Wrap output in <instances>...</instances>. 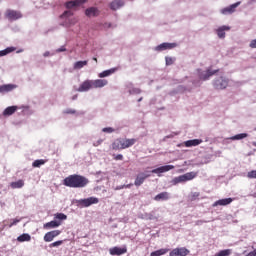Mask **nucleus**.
<instances>
[{
  "instance_id": "34",
  "label": "nucleus",
  "mask_w": 256,
  "mask_h": 256,
  "mask_svg": "<svg viewBox=\"0 0 256 256\" xmlns=\"http://www.w3.org/2000/svg\"><path fill=\"white\" fill-rule=\"evenodd\" d=\"M45 163H47L46 160H44V159H39V160H35V161L32 163V166H33V167H41V165H45Z\"/></svg>"
},
{
  "instance_id": "17",
  "label": "nucleus",
  "mask_w": 256,
  "mask_h": 256,
  "mask_svg": "<svg viewBox=\"0 0 256 256\" xmlns=\"http://www.w3.org/2000/svg\"><path fill=\"white\" fill-rule=\"evenodd\" d=\"M171 169H175V166L165 165L152 170V173H167V171H171Z\"/></svg>"
},
{
  "instance_id": "32",
  "label": "nucleus",
  "mask_w": 256,
  "mask_h": 256,
  "mask_svg": "<svg viewBox=\"0 0 256 256\" xmlns=\"http://www.w3.org/2000/svg\"><path fill=\"white\" fill-rule=\"evenodd\" d=\"M217 71L218 70H214V71L208 70L206 72V74L201 77V79H203V81H207V79H209V77H213V75H215V73H217Z\"/></svg>"
},
{
  "instance_id": "3",
  "label": "nucleus",
  "mask_w": 256,
  "mask_h": 256,
  "mask_svg": "<svg viewBox=\"0 0 256 256\" xmlns=\"http://www.w3.org/2000/svg\"><path fill=\"white\" fill-rule=\"evenodd\" d=\"M197 175V172H187L172 179V185H179V183H187V181H193Z\"/></svg>"
},
{
  "instance_id": "4",
  "label": "nucleus",
  "mask_w": 256,
  "mask_h": 256,
  "mask_svg": "<svg viewBox=\"0 0 256 256\" xmlns=\"http://www.w3.org/2000/svg\"><path fill=\"white\" fill-rule=\"evenodd\" d=\"M79 207H91V205H97L99 203V198L89 197L85 199H80L77 201Z\"/></svg>"
},
{
  "instance_id": "25",
  "label": "nucleus",
  "mask_w": 256,
  "mask_h": 256,
  "mask_svg": "<svg viewBox=\"0 0 256 256\" xmlns=\"http://www.w3.org/2000/svg\"><path fill=\"white\" fill-rule=\"evenodd\" d=\"M10 187H11V189H22V187H25V181L18 180L16 182H11Z\"/></svg>"
},
{
  "instance_id": "2",
  "label": "nucleus",
  "mask_w": 256,
  "mask_h": 256,
  "mask_svg": "<svg viewBox=\"0 0 256 256\" xmlns=\"http://www.w3.org/2000/svg\"><path fill=\"white\" fill-rule=\"evenodd\" d=\"M137 143V139H125V138H118L112 143V149L114 151H120L123 149H129V147H133Z\"/></svg>"
},
{
  "instance_id": "22",
  "label": "nucleus",
  "mask_w": 256,
  "mask_h": 256,
  "mask_svg": "<svg viewBox=\"0 0 256 256\" xmlns=\"http://www.w3.org/2000/svg\"><path fill=\"white\" fill-rule=\"evenodd\" d=\"M61 226V222L57 220H52L46 224H44V229H55Z\"/></svg>"
},
{
  "instance_id": "35",
  "label": "nucleus",
  "mask_w": 256,
  "mask_h": 256,
  "mask_svg": "<svg viewBox=\"0 0 256 256\" xmlns=\"http://www.w3.org/2000/svg\"><path fill=\"white\" fill-rule=\"evenodd\" d=\"M55 219H59V221H65L67 220V215L63 213H57L55 214Z\"/></svg>"
},
{
  "instance_id": "24",
  "label": "nucleus",
  "mask_w": 256,
  "mask_h": 256,
  "mask_svg": "<svg viewBox=\"0 0 256 256\" xmlns=\"http://www.w3.org/2000/svg\"><path fill=\"white\" fill-rule=\"evenodd\" d=\"M15 89V85L13 84H5L0 86V93H9Z\"/></svg>"
},
{
  "instance_id": "20",
  "label": "nucleus",
  "mask_w": 256,
  "mask_h": 256,
  "mask_svg": "<svg viewBox=\"0 0 256 256\" xmlns=\"http://www.w3.org/2000/svg\"><path fill=\"white\" fill-rule=\"evenodd\" d=\"M123 5H125V2L123 0H114L113 2H111L110 8L112 9V11H117V9H121Z\"/></svg>"
},
{
  "instance_id": "49",
  "label": "nucleus",
  "mask_w": 256,
  "mask_h": 256,
  "mask_svg": "<svg viewBox=\"0 0 256 256\" xmlns=\"http://www.w3.org/2000/svg\"><path fill=\"white\" fill-rule=\"evenodd\" d=\"M116 189H125V186L117 187Z\"/></svg>"
},
{
  "instance_id": "31",
  "label": "nucleus",
  "mask_w": 256,
  "mask_h": 256,
  "mask_svg": "<svg viewBox=\"0 0 256 256\" xmlns=\"http://www.w3.org/2000/svg\"><path fill=\"white\" fill-rule=\"evenodd\" d=\"M13 51H15V48H13V47H8L4 50H1L0 57H5V55H9V53H13Z\"/></svg>"
},
{
  "instance_id": "53",
  "label": "nucleus",
  "mask_w": 256,
  "mask_h": 256,
  "mask_svg": "<svg viewBox=\"0 0 256 256\" xmlns=\"http://www.w3.org/2000/svg\"><path fill=\"white\" fill-rule=\"evenodd\" d=\"M93 61H95V62L97 63V58H96V57H94V58H93Z\"/></svg>"
},
{
  "instance_id": "52",
  "label": "nucleus",
  "mask_w": 256,
  "mask_h": 256,
  "mask_svg": "<svg viewBox=\"0 0 256 256\" xmlns=\"http://www.w3.org/2000/svg\"><path fill=\"white\" fill-rule=\"evenodd\" d=\"M143 101V98L138 99V103H141Z\"/></svg>"
},
{
  "instance_id": "23",
  "label": "nucleus",
  "mask_w": 256,
  "mask_h": 256,
  "mask_svg": "<svg viewBox=\"0 0 256 256\" xmlns=\"http://www.w3.org/2000/svg\"><path fill=\"white\" fill-rule=\"evenodd\" d=\"M169 199V192H161L154 197V201H167Z\"/></svg>"
},
{
  "instance_id": "47",
  "label": "nucleus",
  "mask_w": 256,
  "mask_h": 256,
  "mask_svg": "<svg viewBox=\"0 0 256 256\" xmlns=\"http://www.w3.org/2000/svg\"><path fill=\"white\" fill-rule=\"evenodd\" d=\"M63 51H67V49H65V47L58 49V53H62Z\"/></svg>"
},
{
  "instance_id": "39",
  "label": "nucleus",
  "mask_w": 256,
  "mask_h": 256,
  "mask_svg": "<svg viewBox=\"0 0 256 256\" xmlns=\"http://www.w3.org/2000/svg\"><path fill=\"white\" fill-rule=\"evenodd\" d=\"M165 61H166V65H173V63H175V59H173V58H171L169 56H167L165 58Z\"/></svg>"
},
{
  "instance_id": "12",
  "label": "nucleus",
  "mask_w": 256,
  "mask_h": 256,
  "mask_svg": "<svg viewBox=\"0 0 256 256\" xmlns=\"http://www.w3.org/2000/svg\"><path fill=\"white\" fill-rule=\"evenodd\" d=\"M148 177H151V175L145 174V173L138 174L135 179L134 185L136 187H141V185H143V183H145V179H147Z\"/></svg>"
},
{
  "instance_id": "33",
  "label": "nucleus",
  "mask_w": 256,
  "mask_h": 256,
  "mask_svg": "<svg viewBox=\"0 0 256 256\" xmlns=\"http://www.w3.org/2000/svg\"><path fill=\"white\" fill-rule=\"evenodd\" d=\"M246 137H248L247 133H241V134H237V135L233 136L231 139H232V141H239L241 139H245Z\"/></svg>"
},
{
  "instance_id": "13",
  "label": "nucleus",
  "mask_w": 256,
  "mask_h": 256,
  "mask_svg": "<svg viewBox=\"0 0 256 256\" xmlns=\"http://www.w3.org/2000/svg\"><path fill=\"white\" fill-rule=\"evenodd\" d=\"M233 201H235V198H224V199H220L216 202H214L213 207H225L227 205H231V203H233Z\"/></svg>"
},
{
  "instance_id": "56",
  "label": "nucleus",
  "mask_w": 256,
  "mask_h": 256,
  "mask_svg": "<svg viewBox=\"0 0 256 256\" xmlns=\"http://www.w3.org/2000/svg\"><path fill=\"white\" fill-rule=\"evenodd\" d=\"M255 131H256V128H255Z\"/></svg>"
},
{
  "instance_id": "26",
  "label": "nucleus",
  "mask_w": 256,
  "mask_h": 256,
  "mask_svg": "<svg viewBox=\"0 0 256 256\" xmlns=\"http://www.w3.org/2000/svg\"><path fill=\"white\" fill-rule=\"evenodd\" d=\"M115 71H117V68H112L109 70H105L101 73L98 74V77H100V79H103L105 77H109V75H113V73H115Z\"/></svg>"
},
{
  "instance_id": "19",
  "label": "nucleus",
  "mask_w": 256,
  "mask_h": 256,
  "mask_svg": "<svg viewBox=\"0 0 256 256\" xmlns=\"http://www.w3.org/2000/svg\"><path fill=\"white\" fill-rule=\"evenodd\" d=\"M231 27L229 26H221L216 30V33L219 39H225V31H230Z\"/></svg>"
},
{
  "instance_id": "14",
  "label": "nucleus",
  "mask_w": 256,
  "mask_h": 256,
  "mask_svg": "<svg viewBox=\"0 0 256 256\" xmlns=\"http://www.w3.org/2000/svg\"><path fill=\"white\" fill-rule=\"evenodd\" d=\"M109 82L106 79H96L92 80V88L93 89H101L105 87Z\"/></svg>"
},
{
  "instance_id": "45",
  "label": "nucleus",
  "mask_w": 256,
  "mask_h": 256,
  "mask_svg": "<svg viewBox=\"0 0 256 256\" xmlns=\"http://www.w3.org/2000/svg\"><path fill=\"white\" fill-rule=\"evenodd\" d=\"M69 21V25H75V23H77V20L75 18H72L71 20H68Z\"/></svg>"
},
{
  "instance_id": "6",
  "label": "nucleus",
  "mask_w": 256,
  "mask_h": 256,
  "mask_svg": "<svg viewBox=\"0 0 256 256\" xmlns=\"http://www.w3.org/2000/svg\"><path fill=\"white\" fill-rule=\"evenodd\" d=\"M239 5H241V2H236L228 7L221 9L220 13L222 15H233V13H235V11L239 7Z\"/></svg>"
},
{
  "instance_id": "46",
  "label": "nucleus",
  "mask_w": 256,
  "mask_h": 256,
  "mask_svg": "<svg viewBox=\"0 0 256 256\" xmlns=\"http://www.w3.org/2000/svg\"><path fill=\"white\" fill-rule=\"evenodd\" d=\"M104 27H106V29H110L111 23H105V24H104Z\"/></svg>"
},
{
  "instance_id": "43",
  "label": "nucleus",
  "mask_w": 256,
  "mask_h": 256,
  "mask_svg": "<svg viewBox=\"0 0 256 256\" xmlns=\"http://www.w3.org/2000/svg\"><path fill=\"white\" fill-rule=\"evenodd\" d=\"M249 47H251V49H256V39H254V40H252V41L250 42Z\"/></svg>"
},
{
  "instance_id": "11",
  "label": "nucleus",
  "mask_w": 256,
  "mask_h": 256,
  "mask_svg": "<svg viewBox=\"0 0 256 256\" xmlns=\"http://www.w3.org/2000/svg\"><path fill=\"white\" fill-rule=\"evenodd\" d=\"M109 253L110 255H117V256H121V255H125V253H127V247H123V248H120V247H112L109 249Z\"/></svg>"
},
{
  "instance_id": "8",
  "label": "nucleus",
  "mask_w": 256,
  "mask_h": 256,
  "mask_svg": "<svg viewBox=\"0 0 256 256\" xmlns=\"http://www.w3.org/2000/svg\"><path fill=\"white\" fill-rule=\"evenodd\" d=\"M190 251L189 249L185 247L181 248H175L172 251H170L169 256H187L189 255Z\"/></svg>"
},
{
  "instance_id": "41",
  "label": "nucleus",
  "mask_w": 256,
  "mask_h": 256,
  "mask_svg": "<svg viewBox=\"0 0 256 256\" xmlns=\"http://www.w3.org/2000/svg\"><path fill=\"white\" fill-rule=\"evenodd\" d=\"M102 131L103 133H113L115 129H113L112 127H107V128H103Z\"/></svg>"
},
{
  "instance_id": "36",
  "label": "nucleus",
  "mask_w": 256,
  "mask_h": 256,
  "mask_svg": "<svg viewBox=\"0 0 256 256\" xmlns=\"http://www.w3.org/2000/svg\"><path fill=\"white\" fill-rule=\"evenodd\" d=\"M61 245H63V240H58L56 242L49 244V247H50V249H53V247H59Z\"/></svg>"
},
{
  "instance_id": "27",
  "label": "nucleus",
  "mask_w": 256,
  "mask_h": 256,
  "mask_svg": "<svg viewBox=\"0 0 256 256\" xmlns=\"http://www.w3.org/2000/svg\"><path fill=\"white\" fill-rule=\"evenodd\" d=\"M167 253H169V249L168 248H161L159 250L151 252L150 256H162V255H167Z\"/></svg>"
},
{
  "instance_id": "38",
  "label": "nucleus",
  "mask_w": 256,
  "mask_h": 256,
  "mask_svg": "<svg viewBox=\"0 0 256 256\" xmlns=\"http://www.w3.org/2000/svg\"><path fill=\"white\" fill-rule=\"evenodd\" d=\"M248 179H256V170H252L247 174Z\"/></svg>"
},
{
  "instance_id": "15",
  "label": "nucleus",
  "mask_w": 256,
  "mask_h": 256,
  "mask_svg": "<svg viewBox=\"0 0 256 256\" xmlns=\"http://www.w3.org/2000/svg\"><path fill=\"white\" fill-rule=\"evenodd\" d=\"M177 47V43H162L158 45L155 50L156 51H167V49H175Z\"/></svg>"
},
{
  "instance_id": "5",
  "label": "nucleus",
  "mask_w": 256,
  "mask_h": 256,
  "mask_svg": "<svg viewBox=\"0 0 256 256\" xmlns=\"http://www.w3.org/2000/svg\"><path fill=\"white\" fill-rule=\"evenodd\" d=\"M5 17L9 21H17V19L23 17V14L20 11L8 9L5 12Z\"/></svg>"
},
{
  "instance_id": "40",
  "label": "nucleus",
  "mask_w": 256,
  "mask_h": 256,
  "mask_svg": "<svg viewBox=\"0 0 256 256\" xmlns=\"http://www.w3.org/2000/svg\"><path fill=\"white\" fill-rule=\"evenodd\" d=\"M113 159L115 161H123V155L122 154H117V155H113Z\"/></svg>"
},
{
  "instance_id": "7",
  "label": "nucleus",
  "mask_w": 256,
  "mask_h": 256,
  "mask_svg": "<svg viewBox=\"0 0 256 256\" xmlns=\"http://www.w3.org/2000/svg\"><path fill=\"white\" fill-rule=\"evenodd\" d=\"M228 85H229V80L223 77H219L214 81L215 89H227Z\"/></svg>"
},
{
  "instance_id": "10",
  "label": "nucleus",
  "mask_w": 256,
  "mask_h": 256,
  "mask_svg": "<svg viewBox=\"0 0 256 256\" xmlns=\"http://www.w3.org/2000/svg\"><path fill=\"white\" fill-rule=\"evenodd\" d=\"M59 235H61L60 230H53V231L47 232L44 235V241L45 243H51V241H53L55 237H59Z\"/></svg>"
},
{
  "instance_id": "9",
  "label": "nucleus",
  "mask_w": 256,
  "mask_h": 256,
  "mask_svg": "<svg viewBox=\"0 0 256 256\" xmlns=\"http://www.w3.org/2000/svg\"><path fill=\"white\" fill-rule=\"evenodd\" d=\"M90 89H93V80H85L84 82H82V85L79 86L77 91L79 93H85Z\"/></svg>"
},
{
  "instance_id": "42",
  "label": "nucleus",
  "mask_w": 256,
  "mask_h": 256,
  "mask_svg": "<svg viewBox=\"0 0 256 256\" xmlns=\"http://www.w3.org/2000/svg\"><path fill=\"white\" fill-rule=\"evenodd\" d=\"M64 113H66V115H75L76 111L73 109H66Z\"/></svg>"
},
{
  "instance_id": "48",
  "label": "nucleus",
  "mask_w": 256,
  "mask_h": 256,
  "mask_svg": "<svg viewBox=\"0 0 256 256\" xmlns=\"http://www.w3.org/2000/svg\"><path fill=\"white\" fill-rule=\"evenodd\" d=\"M131 186H133V184L123 185V187H126V189H129Z\"/></svg>"
},
{
  "instance_id": "28",
  "label": "nucleus",
  "mask_w": 256,
  "mask_h": 256,
  "mask_svg": "<svg viewBox=\"0 0 256 256\" xmlns=\"http://www.w3.org/2000/svg\"><path fill=\"white\" fill-rule=\"evenodd\" d=\"M15 111H17V106H9L3 111V115H4V117H7L10 115H13V113H15Z\"/></svg>"
},
{
  "instance_id": "55",
  "label": "nucleus",
  "mask_w": 256,
  "mask_h": 256,
  "mask_svg": "<svg viewBox=\"0 0 256 256\" xmlns=\"http://www.w3.org/2000/svg\"><path fill=\"white\" fill-rule=\"evenodd\" d=\"M253 2H255L256 0H252Z\"/></svg>"
},
{
  "instance_id": "29",
  "label": "nucleus",
  "mask_w": 256,
  "mask_h": 256,
  "mask_svg": "<svg viewBox=\"0 0 256 256\" xmlns=\"http://www.w3.org/2000/svg\"><path fill=\"white\" fill-rule=\"evenodd\" d=\"M17 241L19 243H24V241H31V235L24 233L18 236Z\"/></svg>"
},
{
  "instance_id": "16",
  "label": "nucleus",
  "mask_w": 256,
  "mask_h": 256,
  "mask_svg": "<svg viewBox=\"0 0 256 256\" xmlns=\"http://www.w3.org/2000/svg\"><path fill=\"white\" fill-rule=\"evenodd\" d=\"M99 9L96 7H90L85 10L86 17H99Z\"/></svg>"
},
{
  "instance_id": "21",
  "label": "nucleus",
  "mask_w": 256,
  "mask_h": 256,
  "mask_svg": "<svg viewBox=\"0 0 256 256\" xmlns=\"http://www.w3.org/2000/svg\"><path fill=\"white\" fill-rule=\"evenodd\" d=\"M203 143V140L201 139H193V140H187L184 142L185 147H197V145H201Z\"/></svg>"
},
{
  "instance_id": "30",
  "label": "nucleus",
  "mask_w": 256,
  "mask_h": 256,
  "mask_svg": "<svg viewBox=\"0 0 256 256\" xmlns=\"http://www.w3.org/2000/svg\"><path fill=\"white\" fill-rule=\"evenodd\" d=\"M89 62L87 60L77 61L74 63V69H83Z\"/></svg>"
},
{
  "instance_id": "1",
  "label": "nucleus",
  "mask_w": 256,
  "mask_h": 256,
  "mask_svg": "<svg viewBox=\"0 0 256 256\" xmlns=\"http://www.w3.org/2000/svg\"><path fill=\"white\" fill-rule=\"evenodd\" d=\"M63 185L72 189H83L89 185V179L83 175L72 174L64 179Z\"/></svg>"
},
{
  "instance_id": "54",
  "label": "nucleus",
  "mask_w": 256,
  "mask_h": 256,
  "mask_svg": "<svg viewBox=\"0 0 256 256\" xmlns=\"http://www.w3.org/2000/svg\"><path fill=\"white\" fill-rule=\"evenodd\" d=\"M252 145H253L254 147H256V142H253Z\"/></svg>"
},
{
  "instance_id": "18",
  "label": "nucleus",
  "mask_w": 256,
  "mask_h": 256,
  "mask_svg": "<svg viewBox=\"0 0 256 256\" xmlns=\"http://www.w3.org/2000/svg\"><path fill=\"white\" fill-rule=\"evenodd\" d=\"M86 0H73L66 2V9H73V7H79V5H83Z\"/></svg>"
},
{
  "instance_id": "50",
  "label": "nucleus",
  "mask_w": 256,
  "mask_h": 256,
  "mask_svg": "<svg viewBox=\"0 0 256 256\" xmlns=\"http://www.w3.org/2000/svg\"><path fill=\"white\" fill-rule=\"evenodd\" d=\"M49 56V52H46L45 54H44V57H48Z\"/></svg>"
},
{
  "instance_id": "37",
  "label": "nucleus",
  "mask_w": 256,
  "mask_h": 256,
  "mask_svg": "<svg viewBox=\"0 0 256 256\" xmlns=\"http://www.w3.org/2000/svg\"><path fill=\"white\" fill-rule=\"evenodd\" d=\"M60 17L61 19H65V17H73V12L71 10H66Z\"/></svg>"
},
{
  "instance_id": "51",
  "label": "nucleus",
  "mask_w": 256,
  "mask_h": 256,
  "mask_svg": "<svg viewBox=\"0 0 256 256\" xmlns=\"http://www.w3.org/2000/svg\"><path fill=\"white\" fill-rule=\"evenodd\" d=\"M72 99H73V101H75V99H77V95H74V96L72 97Z\"/></svg>"
},
{
  "instance_id": "44",
  "label": "nucleus",
  "mask_w": 256,
  "mask_h": 256,
  "mask_svg": "<svg viewBox=\"0 0 256 256\" xmlns=\"http://www.w3.org/2000/svg\"><path fill=\"white\" fill-rule=\"evenodd\" d=\"M19 221H21L20 219H14L12 223L9 224V227H13L14 225H17V223H19Z\"/></svg>"
}]
</instances>
